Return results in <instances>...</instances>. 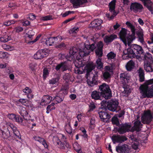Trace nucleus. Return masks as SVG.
<instances>
[{
  "instance_id": "1",
  "label": "nucleus",
  "mask_w": 153,
  "mask_h": 153,
  "mask_svg": "<svg viewBox=\"0 0 153 153\" xmlns=\"http://www.w3.org/2000/svg\"><path fill=\"white\" fill-rule=\"evenodd\" d=\"M85 47L82 49H80L79 53L78 50L76 47H73L71 48L70 50L69 55L66 56V58L68 60L71 61L73 59H77L78 54L80 56L83 57L88 55L91 51H92L95 48V44H90L87 42L85 44Z\"/></svg>"
},
{
  "instance_id": "2",
  "label": "nucleus",
  "mask_w": 153,
  "mask_h": 153,
  "mask_svg": "<svg viewBox=\"0 0 153 153\" xmlns=\"http://www.w3.org/2000/svg\"><path fill=\"white\" fill-rule=\"evenodd\" d=\"M99 90L100 92L94 91L91 93V97L95 100L101 99V96L105 99H108L111 97V91L109 86L105 83H103L99 86Z\"/></svg>"
},
{
  "instance_id": "3",
  "label": "nucleus",
  "mask_w": 153,
  "mask_h": 153,
  "mask_svg": "<svg viewBox=\"0 0 153 153\" xmlns=\"http://www.w3.org/2000/svg\"><path fill=\"white\" fill-rule=\"evenodd\" d=\"M140 98H152L153 97V78L146 81L139 88Z\"/></svg>"
},
{
  "instance_id": "4",
  "label": "nucleus",
  "mask_w": 153,
  "mask_h": 153,
  "mask_svg": "<svg viewBox=\"0 0 153 153\" xmlns=\"http://www.w3.org/2000/svg\"><path fill=\"white\" fill-rule=\"evenodd\" d=\"M122 57L124 59L129 58H134L138 54H144V51L141 46L137 44H133L127 49L123 51Z\"/></svg>"
},
{
  "instance_id": "5",
  "label": "nucleus",
  "mask_w": 153,
  "mask_h": 153,
  "mask_svg": "<svg viewBox=\"0 0 153 153\" xmlns=\"http://www.w3.org/2000/svg\"><path fill=\"white\" fill-rule=\"evenodd\" d=\"M6 125L7 127V128L0 130V133L1 134V135L3 138L7 139L11 136V134L8 130V128H10L14 133V138L16 139H21V135L15 126L10 122L6 123Z\"/></svg>"
},
{
  "instance_id": "6",
  "label": "nucleus",
  "mask_w": 153,
  "mask_h": 153,
  "mask_svg": "<svg viewBox=\"0 0 153 153\" xmlns=\"http://www.w3.org/2000/svg\"><path fill=\"white\" fill-rule=\"evenodd\" d=\"M131 36L130 34V31L126 29L122 28L119 33V36L120 39L123 42L126 46L128 44L130 46V44L133 41L130 42L128 40V37Z\"/></svg>"
},
{
  "instance_id": "7",
  "label": "nucleus",
  "mask_w": 153,
  "mask_h": 153,
  "mask_svg": "<svg viewBox=\"0 0 153 153\" xmlns=\"http://www.w3.org/2000/svg\"><path fill=\"white\" fill-rule=\"evenodd\" d=\"M119 102L116 100H111L110 102L105 101L103 102L102 105L105 108H107L109 110L114 112L118 111H116L118 107Z\"/></svg>"
},
{
  "instance_id": "8",
  "label": "nucleus",
  "mask_w": 153,
  "mask_h": 153,
  "mask_svg": "<svg viewBox=\"0 0 153 153\" xmlns=\"http://www.w3.org/2000/svg\"><path fill=\"white\" fill-rule=\"evenodd\" d=\"M131 123H121L118 126L117 129V132L120 134H123L126 132H131Z\"/></svg>"
},
{
  "instance_id": "9",
  "label": "nucleus",
  "mask_w": 153,
  "mask_h": 153,
  "mask_svg": "<svg viewBox=\"0 0 153 153\" xmlns=\"http://www.w3.org/2000/svg\"><path fill=\"white\" fill-rule=\"evenodd\" d=\"M153 119V117L150 111H146L143 116L141 117L142 123L144 124H149L150 123Z\"/></svg>"
},
{
  "instance_id": "10",
  "label": "nucleus",
  "mask_w": 153,
  "mask_h": 153,
  "mask_svg": "<svg viewBox=\"0 0 153 153\" xmlns=\"http://www.w3.org/2000/svg\"><path fill=\"white\" fill-rule=\"evenodd\" d=\"M130 76L127 72L121 73L119 75L120 80L123 85H126L130 80Z\"/></svg>"
},
{
  "instance_id": "11",
  "label": "nucleus",
  "mask_w": 153,
  "mask_h": 153,
  "mask_svg": "<svg viewBox=\"0 0 153 153\" xmlns=\"http://www.w3.org/2000/svg\"><path fill=\"white\" fill-rule=\"evenodd\" d=\"M126 25L128 27L131 29L132 33L131 34V36L128 37L129 41L130 42L131 41H133L135 38V26L133 25L130 22L127 21L126 23Z\"/></svg>"
},
{
  "instance_id": "12",
  "label": "nucleus",
  "mask_w": 153,
  "mask_h": 153,
  "mask_svg": "<svg viewBox=\"0 0 153 153\" xmlns=\"http://www.w3.org/2000/svg\"><path fill=\"white\" fill-rule=\"evenodd\" d=\"M98 114L101 120L105 122H108L111 117L109 113L105 111H101L98 112Z\"/></svg>"
},
{
  "instance_id": "13",
  "label": "nucleus",
  "mask_w": 153,
  "mask_h": 153,
  "mask_svg": "<svg viewBox=\"0 0 153 153\" xmlns=\"http://www.w3.org/2000/svg\"><path fill=\"white\" fill-rule=\"evenodd\" d=\"M104 45L102 41H100L97 44V48L95 50V53L96 55L100 57L102 56L103 47Z\"/></svg>"
},
{
  "instance_id": "14",
  "label": "nucleus",
  "mask_w": 153,
  "mask_h": 153,
  "mask_svg": "<svg viewBox=\"0 0 153 153\" xmlns=\"http://www.w3.org/2000/svg\"><path fill=\"white\" fill-rule=\"evenodd\" d=\"M143 8V6L141 4L137 2L132 3L130 7V10L135 13L141 12Z\"/></svg>"
},
{
  "instance_id": "15",
  "label": "nucleus",
  "mask_w": 153,
  "mask_h": 153,
  "mask_svg": "<svg viewBox=\"0 0 153 153\" xmlns=\"http://www.w3.org/2000/svg\"><path fill=\"white\" fill-rule=\"evenodd\" d=\"M143 125L139 120H136L134 123V126L131 127V132H134L135 131L137 132L140 131Z\"/></svg>"
},
{
  "instance_id": "16",
  "label": "nucleus",
  "mask_w": 153,
  "mask_h": 153,
  "mask_svg": "<svg viewBox=\"0 0 153 153\" xmlns=\"http://www.w3.org/2000/svg\"><path fill=\"white\" fill-rule=\"evenodd\" d=\"M112 139L114 143H122L127 139V138L124 136L115 135L112 137Z\"/></svg>"
},
{
  "instance_id": "17",
  "label": "nucleus",
  "mask_w": 153,
  "mask_h": 153,
  "mask_svg": "<svg viewBox=\"0 0 153 153\" xmlns=\"http://www.w3.org/2000/svg\"><path fill=\"white\" fill-rule=\"evenodd\" d=\"M116 150L119 153H127L129 151L128 146L125 144L119 145L116 146Z\"/></svg>"
},
{
  "instance_id": "18",
  "label": "nucleus",
  "mask_w": 153,
  "mask_h": 153,
  "mask_svg": "<svg viewBox=\"0 0 153 153\" xmlns=\"http://www.w3.org/2000/svg\"><path fill=\"white\" fill-rule=\"evenodd\" d=\"M47 53L45 50H39L34 55V58L35 59H41L46 57Z\"/></svg>"
},
{
  "instance_id": "19",
  "label": "nucleus",
  "mask_w": 153,
  "mask_h": 153,
  "mask_svg": "<svg viewBox=\"0 0 153 153\" xmlns=\"http://www.w3.org/2000/svg\"><path fill=\"white\" fill-rule=\"evenodd\" d=\"M116 2V0H113L109 4V10L111 12H113V15L110 17V19H113L114 17L117 15V13H116L115 11Z\"/></svg>"
},
{
  "instance_id": "20",
  "label": "nucleus",
  "mask_w": 153,
  "mask_h": 153,
  "mask_svg": "<svg viewBox=\"0 0 153 153\" xmlns=\"http://www.w3.org/2000/svg\"><path fill=\"white\" fill-rule=\"evenodd\" d=\"M144 68L147 72H153V61H148L144 63Z\"/></svg>"
},
{
  "instance_id": "21",
  "label": "nucleus",
  "mask_w": 153,
  "mask_h": 153,
  "mask_svg": "<svg viewBox=\"0 0 153 153\" xmlns=\"http://www.w3.org/2000/svg\"><path fill=\"white\" fill-rule=\"evenodd\" d=\"M52 100V97L49 95H44L40 105H47L51 102Z\"/></svg>"
},
{
  "instance_id": "22",
  "label": "nucleus",
  "mask_w": 153,
  "mask_h": 153,
  "mask_svg": "<svg viewBox=\"0 0 153 153\" xmlns=\"http://www.w3.org/2000/svg\"><path fill=\"white\" fill-rule=\"evenodd\" d=\"M71 2L73 5V7L76 8L87 2V0H71Z\"/></svg>"
},
{
  "instance_id": "23",
  "label": "nucleus",
  "mask_w": 153,
  "mask_h": 153,
  "mask_svg": "<svg viewBox=\"0 0 153 153\" xmlns=\"http://www.w3.org/2000/svg\"><path fill=\"white\" fill-rule=\"evenodd\" d=\"M19 113L23 117L24 119L26 120H28L30 117L26 108L24 107L21 108Z\"/></svg>"
},
{
  "instance_id": "24",
  "label": "nucleus",
  "mask_w": 153,
  "mask_h": 153,
  "mask_svg": "<svg viewBox=\"0 0 153 153\" xmlns=\"http://www.w3.org/2000/svg\"><path fill=\"white\" fill-rule=\"evenodd\" d=\"M117 38V36L116 35H111L109 36H105L104 41L107 44L111 42L114 39Z\"/></svg>"
},
{
  "instance_id": "25",
  "label": "nucleus",
  "mask_w": 153,
  "mask_h": 153,
  "mask_svg": "<svg viewBox=\"0 0 153 153\" xmlns=\"http://www.w3.org/2000/svg\"><path fill=\"white\" fill-rule=\"evenodd\" d=\"M143 4L149 11L151 12L152 14H153V3L150 0H147L143 2Z\"/></svg>"
},
{
  "instance_id": "26",
  "label": "nucleus",
  "mask_w": 153,
  "mask_h": 153,
  "mask_svg": "<svg viewBox=\"0 0 153 153\" xmlns=\"http://www.w3.org/2000/svg\"><path fill=\"white\" fill-rule=\"evenodd\" d=\"M60 36H58L57 37H50L48 38L46 41L45 44L48 46L52 45L56 41L58 38H60Z\"/></svg>"
},
{
  "instance_id": "27",
  "label": "nucleus",
  "mask_w": 153,
  "mask_h": 153,
  "mask_svg": "<svg viewBox=\"0 0 153 153\" xmlns=\"http://www.w3.org/2000/svg\"><path fill=\"white\" fill-rule=\"evenodd\" d=\"M56 146H57L58 148L61 149H65V147L68 148H71V146L68 143L62 142L60 140V142Z\"/></svg>"
},
{
  "instance_id": "28",
  "label": "nucleus",
  "mask_w": 153,
  "mask_h": 153,
  "mask_svg": "<svg viewBox=\"0 0 153 153\" xmlns=\"http://www.w3.org/2000/svg\"><path fill=\"white\" fill-rule=\"evenodd\" d=\"M102 23V21L101 20L95 19L91 22V26L90 27L93 28H96L98 26H100Z\"/></svg>"
},
{
  "instance_id": "29",
  "label": "nucleus",
  "mask_w": 153,
  "mask_h": 153,
  "mask_svg": "<svg viewBox=\"0 0 153 153\" xmlns=\"http://www.w3.org/2000/svg\"><path fill=\"white\" fill-rule=\"evenodd\" d=\"M55 68L57 71H58L60 69L62 71H64L67 70V66L63 62L57 65Z\"/></svg>"
},
{
  "instance_id": "30",
  "label": "nucleus",
  "mask_w": 153,
  "mask_h": 153,
  "mask_svg": "<svg viewBox=\"0 0 153 153\" xmlns=\"http://www.w3.org/2000/svg\"><path fill=\"white\" fill-rule=\"evenodd\" d=\"M137 74H138L139 77V81L140 82H143L144 80V73L143 70L141 68H140L137 71Z\"/></svg>"
},
{
  "instance_id": "31",
  "label": "nucleus",
  "mask_w": 153,
  "mask_h": 153,
  "mask_svg": "<svg viewBox=\"0 0 153 153\" xmlns=\"http://www.w3.org/2000/svg\"><path fill=\"white\" fill-rule=\"evenodd\" d=\"M11 39V38L10 35L6 34L0 38V41L1 42H5L10 40Z\"/></svg>"
},
{
  "instance_id": "32",
  "label": "nucleus",
  "mask_w": 153,
  "mask_h": 153,
  "mask_svg": "<svg viewBox=\"0 0 153 153\" xmlns=\"http://www.w3.org/2000/svg\"><path fill=\"white\" fill-rule=\"evenodd\" d=\"M86 67L87 72V74H88L90 72L95 68V65L93 62H89L87 64Z\"/></svg>"
},
{
  "instance_id": "33",
  "label": "nucleus",
  "mask_w": 153,
  "mask_h": 153,
  "mask_svg": "<svg viewBox=\"0 0 153 153\" xmlns=\"http://www.w3.org/2000/svg\"><path fill=\"white\" fill-rule=\"evenodd\" d=\"M102 78L106 81H108L111 77L110 73L108 71H105L102 73Z\"/></svg>"
},
{
  "instance_id": "34",
  "label": "nucleus",
  "mask_w": 153,
  "mask_h": 153,
  "mask_svg": "<svg viewBox=\"0 0 153 153\" xmlns=\"http://www.w3.org/2000/svg\"><path fill=\"white\" fill-rule=\"evenodd\" d=\"M135 65V63L134 61L131 60L129 61L126 65V69L128 71H131L133 69Z\"/></svg>"
},
{
  "instance_id": "35",
  "label": "nucleus",
  "mask_w": 153,
  "mask_h": 153,
  "mask_svg": "<svg viewBox=\"0 0 153 153\" xmlns=\"http://www.w3.org/2000/svg\"><path fill=\"white\" fill-rule=\"evenodd\" d=\"M97 74L96 75H94L93 77H92L91 80L89 79H87V81L88 85L91 86H93L95 84L96 82V78L97 77Z\"/></svg>"
},
{
  "instance_id": "36",
  "label": "nucleus",
  "mask_w": 153,
  "mask_h": 153,
  "mask_svg": "<svg viewBox=\"0 0 153 153\" xmlns=\"http://www.w3.org/2000/svg\"><path fill=\"white\" fill-rule=\"evenodd\" d=\"M101 58H99L96 61L97 68L101 70L103 69V64L101 62Z\"/></svg>"
},
{
  "instance_id": "37",
  "label": "nucleus",
  "mask_w": 153,
  "mask_h": 153,
  "mask_svg": "<svg viewBox=\"0 0 153 153\" xmlns=\"http://www.w3.org/2000/svg\"><path fill=\"white\" fill-rule=\"evenodd\" d=\"M74 62V64L75 66L77 68H79L80 67L83 66V64H82L81 60L80 59L79 57L78 58L77 57V59H76Z\"/></svg>"
},
{
  "instance_id": "38",
  "label": "nucleus",
  "mask_w": 153,
  "mask_h": 153,
  "mask_svg": "<svg viewBox=\"0 0 153 153\" xmlns=\"http://www.w3.org/2000/svg\"><path fill=\"white\" fill-rule=\"evenodd\" d=\"M15 120L19 123L21 124L22 125H23L24 126H26V123H25V120H23L22 118L20 116H16Z\"/></svg>"
},
{
  "instance_id": "39",
  "label": "nucleus",
  "mask_w": 153,
  "mask_h": 153,
  "mask_svg": "<svg viewBox=\"0 0 153 153\" xmlns=\"http://www.w3.org/2000/svg\"><path fill=\"white\" fill-rule=\"evenodd\" d=\"M60 79V76L58 75L56 77L53 78L49 80V83L50 84H54L58 82Z\"/></svg>"
},
{
  "instance_id": "40",
  "label": "nucleus",
  "mask_w": 153,
  "mask_h": 153,
  "mask_svg": "<svg viewBox=\"0 0 153 153\" xmlns=\"http://www.w3.org/2000/svg\"><path fill=\"white\" fill-rule=\"evenodd\" d=\"M111 122L113 124L118 126L120 125L119 120L116 116H114L111 119Z\"/></svg>"
},
{
  "instance_id": "41",
  "label": "nucleus",
  "mask_w": 153,
  "mask_h": 153,
  "mask_svg": "<svg viewBox=\"0 0 153 153\" xmlns=\"http://www.w3.org/2000/svg\"><path fill=\"white\" fill-rule=\"evenodd\" d=\"M144 58L145 60L147 62L148 61L153 62V58H152L151 54L149 53H146L144 55Z\"/></svg>"
},
{
  "instance_id": "42",
  "label": "nucleus",
  "mask_w": 153,
  "mask_h": 153,
  "mask_svg": "<svg viewBox=\"0 0 153 153\" xmlns=\"http://www.w3.org/2000/svg\"><path fill=\"white\" fill-rule=\"evenodd\" d=\"M64 97L63 96H60L59 94L55 96L53 98V100L56 101L57 103H60L63 101Z\"/></svg>"
},
{
  "instance_id": "43",
  "label": "nucleus",
  "mask_w": 153,
  "mask_h": 153,
  "mask_svg": "<svg viewBox=\"0 0 153 153\" xmlns=\"http://www.w3.org/2000/svg\"><path fill=\"white\" fill-rule=\"evenodd\" d=\"M65 129L66 132L69 134H71L72 133V129L70 123L66 124Z\"/></svg>"
},
{
  "instance_id": "44",
  "label": "nucleus",
  "mask_w": 153,
  "mask_h": 153,
  "mask_svg": "<svg viewBox=\"0 0 153 153\" xmlns=\"http://www.w3.org/2000/svg\"><path fill=\"white\" fill-rule=\"evenodd\" d=\"M137 34L138 35L139 41L141 43H143L144 42L143 33L141 32H139L137 33Z\"/></svg>"
},
{
  "instance_id": "45",
  "label": "nucleus",
  "mask_w": 153,
  "mask_h": 153,
  "mask_svg": "<svg viewBox=\"0 0 153 153\" xmlns=\"http://www.w3.org/2000/svg\"><path fill=\"white\" fill-rule=\"evenodd\" d=\"M9 54L7 52L0 51V58H7L9 57Z\"/></svg>"
},
{
  "instance_id": "46",
  "label": "nucleus",
  "mask_w": 153,
  "mask_h": 153,
  "mask_svg": "<svg viewBox=\"0 0 153 153\" xmlns=\"http://www.w3.org/2000/svg\"><path fill=\"white\" fill-rule=\"evenodd\" d=\"M116 56V54L112 51L108 53L107 55L108 59L110 60L114 59Z\"/></svg>"
},
{
  "instance_id": "47",
  "label": "nucleus",
  "mask_w": 153,
  "mask_h": 153,
  "mask_svg": "<svg viewBox=\"0 0 153 153\" xmlns=\"http://www.w3.org/2000/svg\"><path fill=\"white\" fill-rule=\"evenodd\" d=\"M40 20H41L45 21L49 20H51L53 19L52 16L51 15H48L42 17L40 18Z\"/></svg>"
},
{
  "instance_id": "48",
  "label": "nucleus",
  "mask_w": 153,
  "mask_h": 153,
  "mask_svg": "<svg viewBox=\"0 0 153 153\" xmlns=\"http://www.w3.org/2000/svg\"><path fill=\"white\" fill-rule=\"evenodd\" d=\"M89 110L88 111L90 112L93 111L96 108V105L93 102H91L90 103L89 105Z\"/></svg>"
},
{
  "instance_id": "49",
  "label": "nucleus",
  "mask_w": 153,
  "mask_h": 153,
  "mask_svg": "<svg viewBox=\"0 0 153 153\" xmlns=\"http://www.w3.org/2000/svg\"><path fill=\"white\" fill-rule=\"evenodd\" d=\"M34 138L36 141L39 142L41 143H42L45 140L44 138L38 136H35L34 137Z\"/></svg>"
},
{
  "instance_id": "50",
  "label": "nucleus",
  "mask_w": 153,
  "mask_h": 153,
  "mask_svg": "<svg viewBox=\"0 0 153 153\" xmlns=\"http://www.w3.org/2000/svg\"><path fill=\"white\" fill-rule=\"evenodd\" d=\"M26 34L28 38L31 39L32 37L34 35V33L33 30H30ZM31 40H32V39H31Z\"/></svg>"
},
{
  "instance_id": "51",
  "label": "nucleus",
  "mask_w": 153,
  "mask_h": 153,
  "mask_svg": "<svg viewBox=\"0 0 153 153\" xmlns=\"http://www.w3.org/2000/svg\"><path fill=\"white\" fill-rule=\"evenodd\" d=\"M79 30L78 27H74L70 30L69 32L70 33H76Z\"/></svg>"
},
{
  "instance_id": "52",
  "label": "nucleus",
  "mask_w": 153,
  "mask_h": 153,
  "mask_svg": "<svg viewBox=\"0 0 153 153\" xmlns=\"http://www.w3.org/2000/svg\"><path fill=\"white\" fill-rule=\"evenodd\" d=\"M18 101L25 105H27L29 102L27 100L24 99H20Z\"/></svg>"
},
{
  "instance_id": "53",
  "label": "nucleus",
  "mask_w": 153,
  "mask_h": 153,
  "mask_svg": "<svg viewBox=\"0 0 153 153\" xmlns=\"http://www.w3.org/2000/svg\"><path fill=\"white\" fill-rule=\"evenodd\" d=\"M126 85H123L124 91H123V93L126 94H128V93H130V92L129 88L126 87Z\"/></svg>"
},
{
  "instance_id": "54",
  "label": "nucleus",
  "mask_w": 153,
  "mask_h": 153,
  "mask_svg": "<svg viewBox=\"0 0 153 153\" xmlns=\"http://www.w3.org/2000/svg\"><path fill=\"white\" fill-rule=\"evenodd\" d=\"M60 140L58 137H53V143L56 145L59 143L60 142Z\"/></svg>"
},
{
  "instance_id": "55",
  "label": "nucleus",
  "mask_w": 153,
  "mask_h": 153,
  "mask_svg": "<svg viewBox=\"0 0 153 153\" xmlns=\"http://www.w3.org/2000/svg\"><path fill=\"white\" fill-rule=\"evenodd\" d=\"M15 23V22L13 20H9L7 21L4 22V25L6 26H8L11 24H14Z\"/></svg>"
},
{
  "instance_id": "56",
  "label": "nucleus",
  "mask_w": 153,
  "mask_h": 153,
  "mask_svg": "<svg viewBox=\"0 0 153 153\" xmlns=\"http://www.w3.org/2000/svg\"><path fill=\"white\" fill-rule=\"evenodd\" d=\"M23 91L27 94L29 93H31L32 92L31 90L28 87H26L25 88L23 89Z\"/></svg>"
},
{
  "instance_id": "57",
  "label": "nucleus",
  "mask_w": 153,
  "mask_h": 153,
  "mask_svg": "<svg viewBox=\"0 0 153 153\" xmlns=\"http://www.w3.org/2000/svg\"><path fill=\"white\" fill-rule=\"evenodd\" d=\"M37 66V64L36 63H31L29 65V67L33 71L35 69V68Z\"/></svg>"
},
{
  "instance_id": "58",
  "label": "nucleus",
  "mask_w": 153,
  "mask_h": 153,
  "mask_svg": "<svg viewBox=\"0 0 153 153\" xmlns=\"http://www.w3.org/2000/svg\"><path fill=\"white\" fill-rule=\"evenodd\" d=\"M80 130L83 133V134L82 135L83 137L85 138L87 137L88 135L86 134V131L85 129L84 128H80Z\"/></svg>"
},
{
  "instance_id": "59",
  "label": "nucleus",
  "mask_w": 153,
  "mask_h": 153,
  "mask_svg": "<svg viewBox=\"0 0 153 153\" xmlns=\"http://www.w3.org/2000/svg\"><path fill=\"white\" fill-rule=\"evenodd\" d=\"M16 116L15 114H11L8 115L7 117L10 119L15 120Z\"/></svg>"
},
{
  "instance_id": "60",
  "label": "nucleus",
  "mask_w": 153,
  "mask_h": 153,
  "mask_svg": "<svg viewBox=\"0 0 153 153\" xmlns=\"http://www.w3.org/2000/svg\"><path fill=\"white\" fill-rule=\"evenodd\" d=\"M2 48L4 49L7 50H10L11 47L9 45H7L6 44H3L2 45Z\"/></svg>"
},
{
  "instance_id": "61",
  "label": "nucleus",
  "mask_w": 153,
  "mask_h": 153,
  "mask_svg": "<svg viewBox=\"0 0 153 153\" xmlns=\"http://www.w3.org/2000/svg\"><path fill=\"white\" fill-rule=\"evenodd\" d=\"M57 47L59 48L62 49L65 48H66V45L64 43L62 42L60 44H59L57 46Z\"/></svg>"
},
{
  "instance_id": "62",
  "label": "nucleus",
  "mask_w": 153,
  "mask_h": 153,
  "mask_svg": "<svg viewBox=\"0 0 153 153\" xmlns=\"http://www.w3.org/2000/svg\"><path fill=\"white\" fill-rule=\"evenodd\" d=\"M70 77V75L68 73L65 74L63 76V79L65 80L69 79Z\"/></svg>"
},
{
  "instance_id": "63",
  "label": "nucleus",
  "mask_w": 153,
  "mask_h": 153,
  "mask_svg": "<svg viewBox=\"0 0 153 153\" xmlns=\"http://www.w3.org/2000/svg\"><path fill=\"white\" fill-rule=\"evenodd\" d=\"M48 74V70L46 68H44L43 71V76L44 77H46V75Z\"/></svg>"
},
{
  "instance_id": "64",
  "label": "nucleus",
  "mask_w": 153,
  "mask_h": 153,
  "mask_svg": "<svg viewBox=\"0 0 153 153\" xmlns=\"http://www.w3.org/2000/svg\"><path fill=\"white\" fill-rule=\"evenodd\" d=\"M125 114V111L124 110H121L119 114L118 115V117L119 118H120L123 116Z\"/></svg>"
}]
</instances>
